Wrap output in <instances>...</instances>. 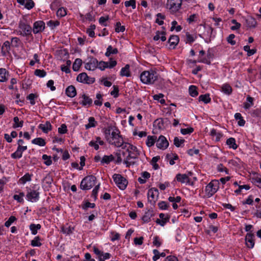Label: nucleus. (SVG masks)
<instances>
[{
    "mask_svg": "<svg viewBox=\"0 0 261 261\" xmlns=\"http://www.w3.org/2000/svg\"><path fill=\"white\" fill-rule=\"evenodd\" d=\"M97 67L101 70H104L106 68H108V62L104 61L98 62Z\"/></svg>",
    "mask_w": 261,
    "mask_h": 261,
    "instance_id": "bf43d9fd",
    "label": "nucleus"
},
{
    "mask_svg": "<svg viewBox=\"0 0 261 261\" xmlns=\"http://www.w3.org/2000/svg\"><path fill=\"white\" fill-rule=\"evenodd\" d=\"M82 64V61L80 58H77L74 61L73 65H72V69L74 71H79L81 66Z\"/></svg>",
    "mask_w": 261,
    "mask_h": 261,
    "instance_id": "7c9ffc66",
    "label": "nucleus"
},
{
    "mask_svg": "<svg viewBox=\"0 0 261 261\" xmlns=\"http://www.w3.org/2000/svg\"><path fill=\"white\" fill-rule=\"evenodd\" d=\"M219 189L218 180H212L205 187V193L208 197H212Z\"/></svg>",
    "mask_w": 261,
    "mask_h": 261,
    "instance_id": "20e7f679",
    "label": "nucleus"
},
{
    "mask_svg": "<svg viewBox=\"0 0 261 261\" xmlns=\"http://www.w3.org/2000/svg\"><path fill=\"white\" fill-rule=\"evenodd\" d=\"M138 156L136 155H134L128 153V155L124 160V163L126 165L127 167H129L130 165L134 164V162L130 161V159H136Z\"/></svg>",
    "mask_w": 261,
    "mask_h": 261,
    "instance_id": "bb28decb",
    "label": "nucleus"
},
{
    "mask_svg": "<svg viewBox=\"0 0 261 261\" xmlns=\"http://www.w3.org/2000/svg\"><path fill=\"white\" fill-rule=\"evenodd\" d=\"M194 131V129L192 127H189L187 128H181L180 132L182 135L190 134Z\"/></svg>",
    "mask_w": 261,
    "mask_h": 261,
    "instance_id": "e2e57ef3",
    "label": "nucleus"
},
{
    "mask_svg": "<svg viewBox=\"0 0 261 261\" xmlns=\"http://www.w3.org/2000/svg\"><path fill=\"white\" fill-rule=\"evenodd\" d=\"M103 144L104 142L99 137H96L95 140H93L89 143V145L94 147L95 150L99 149V145H103Z\"/></svg>",
    "mask_w": 261,
    "mask_h": 261,
    "instance_id": "dca6fc26",
    "label": "nucleus"
},
{
    "mask_svg": "<svg viewBox=\"0 0 261 261\" xmlns=\"http://www.w3.org/2000/svg\"><path fill=\"white\" fill-rule=\"evenodd\" d=\"M118 52V49L116 48H113L111 45H109L107 49L105 55L107 57H109L112 54H117Z\"/></svg>",
    "mask_w": 261,
    "mask_h": 261,
    "instance_id": "2f4dec72",
    "label": "nucleus"
},
{
    "mask_svg": "<svg viewBox=\"0 0 261 261\" xmlns=\"http://www.w3.org/2000/svg\"><path fill=\"white\" fill-rule=\"evenodd\" d=\"M252 182L257 186L258 188H261V178L258 176L254 177L252 178Z\"/></svg>",
    "mask_w": 261,
    "mask_h": 261,
    "instance_id": "8fccbe9b",
    "label": "nucleus"
},
{
    "mask_svg": "<svg viewBox=\"0 0 261 261\" xmlns=\"http://www.w3.org/2000/svg\"><path fill=\"white\" fill-rule=\"evenodd\" d=\"M14 123L13 125V127L16 128L17 127H21L23 126V121L22 120L19 121V119L17 116L14 117L13 118Z\"/></svg>",
    "mask_w": 261,
    "mask_h": 261,
    "instance_id": "72a5a7b5",
    "label": "nucleus"
},
{
    "mask_svg": "<svg viewBox=\"0 0 261 261\" xmlns=\"http://www.w3.org/2000/svg\"><path fill=\"white\" fill-rule=\"evenodd\" d=\"M122 149L126 150L128 153L136 155L137 156H138L140 154L137 148L132 144L128 143H124L122 146Z\"/></svg>",
    "mask_w": 261,
    "mask_h": 261,
    "instance_id": "f8f14e48",
    "label": "nucleus"
},
{
    "mask_svg": "<svg viewBox=\"0 0 261 261\" xmlns=\"http://www.w3.org/2000/svg\"><path fill=\"white\" fill-rule=\"evenodd\" d=\"M181 4L182 0H167L166 8L171 12L175 13L180 9Z\"/></svg>",
    "mask_w": 261,
    "mask_h": 261,
    "instance_id": "39448f33",
    "label": "nucleus"
},
{
    "mask_svg": "<svg viewBox=\"0 0 261 261\" xmlns=\"http://www.w3.org/2000/svg\"><path fill=\"white\" fill-rule=\"evenodd\" d=\"M199 99L200 101H202L204 102L205 103H208L211 100L209 94H205L200 95V96L199 97Z\"/></svg>",
    "mask_w": 261,
    "mask_h": 261,
    "instance_id": "79ce46f5",
    "label": "nucleus"
},
{
    "mask_svg": "<svg viewBox=\"0 0 261 261\" xmlns=\"http://www.w3.org/2000/svg\"><path fill=\"white\" fill-rule=\"evenodd\" d=\"M226 144L230 148H232L233 149H236L238 147V146L236 143V140L233 138H230L228 139L226 141Z\"/></svg>",
    "mask_w": 261,
    "mask_h": 261,
    "instance_id": "f704fd0d",
    "label": "nucleus"
},
{
    "mask_svg": "<svg viewBox=\"0 0 261 261\" xmlns=\"http://www.w3.org/2000/svg\"><path fill=\"white\" fill-rule=\"evenodd\" d=\"M98 66V61L93 57L90 58L89 61L85 63V67L89 70H94Z\"/></svg>",
    "mask_w": 261,
    "mask_h": 261,
    "instance_id": "ddd939ff",
    "label": "nucleus"
},
{
    "mask_svg": "<svg viewBox=\"0 0 261 261\" xmlns=\"http://www.w3.org/2000/svg\"><path fill=\"white\" fill-rule=\"evenodd\" d=\"M40 193L37 190H31L28 191L26 197L29 201L32 202H36L39 200Z\"/></svg>",
    "mask_w": 261,
    "mask_h": 261,
    "instance_id": "1a4fd4ad",
    "label": "nucleus"
},
{
    "mask_svg": "<svg viewBox=\"0 0 261 261\" xmlns=\"http://www.w3.org/2000/svg\"><path fill=\"white\" fill-rule=\"evenodd\" d=\"M184 139H179L177 137H175L174 139V144L177 147H179L181 145L185 142Z\"/></svg>",
    "mask_w": 261,
    "mask_h": 261,
    "instance_id": "09e8293b",
    "label": "nucleus"
},
{
    "mask_svg": "<svg viewBox=\"0 0 261 261\" xmlns=\"http://www.w3.org/2000/svg\"><path fill=\"white\" fill-rule=\"evenodd\" d=\"M257 24V22L255 18L252 17H248L246 19V25L248 28H255Z\"/></svg>",
    "mask_w": 261,
    "mask_h": 261,
    "instance_id": "5701e85b",
    "label": "nucleus"
},
{
    "mask_svg": "<svg viewBox=\"0 0 261 261\" xmlns=\"http://www.w3.org/2000/svg\"><path fill=\"white\" fill-rule=\"evenodd\" d=\"M179 37L177 35H172L168 40L170 47L174 48L179 42Z\"/></svg>",
    "mask_w": 261,
    "mask_h": 261,
    "instance_id": "a211bd4d",
    "label": "nucleus"
},
{
    "mask_svg": "<svg viewBox=\"0 0 261 261\" xmlns=\"http://www.w3.org/2000/svg\"><path fill=\"white\" fill-rule=\"evenodd\" d=\"M140 77L143 83L152 84L158 80V74L152 70L144 71L140 74Z\"/></svg>",
    "mask_w": 261,
    "mask_h": 261,
    "instance_id": "f03ea898",
    "label": "nucleus"
},
{
    "mask_svg": "<svg viewBox=\"0 0 261 261\" xmlns=\"http://www.w3.org/2000/svg\"><path fill=\"white\" fill-rule=\"evenodd\" d=\"M222 91L227 95H230L232 92V88L231 86L227 84H225L221 87Z\"/></svg>",
    "mask_w": 261,
    "mask_h": 261,
    "instance_id": "473e14b6",
    "label": "nucleus"
},
{
    "mask_svg": "<svg viewBox=\"0 0 261 261\" xmlns=\"http://www.w3.org/2000/svg\"><path fill=\"white\" fill-rule=\"evenodd\" d=\"M66 15V9L63 7L59 8L57 11V15L58 17H63Z\"/></svg>",
    "mask_w": 261,
    "mask_h": 261,
    "instance_id": "864d4df0",
    "label": "nucleus"
},
{
    "mask_svg": "<svg viewBox=\"0 0 261 261\" xmlns=\"http://www.w3.org/2000/svg\"><path fill=\"white\" fill-rule=\"evenodd\" d=\"M256 211L254 213V216L261 219V203L256 205Z\"/></svg>",
    "mask_w": 261,
    "mask_h": 261,
    "instance_id": "69168bd1",
    "label": "nucleus"
},
{
    "mask_svg": "<svg viewBox=\"0 0 261 261\" xmlns=\"http://www.w3.org/2000/svg\"><path fill=\"white\" fill-rule=\"evenodd\" d=\"M37 97V96L33 93L30 94L27 97V99L30 101V103L32 105L35 104V98Z\"/></svg>",
    "mask_w": 261,
    "mask_h": 261,
    "instance_id": "052dcab7",
    "label": "nucleus"
},
{
    "mask_svg": "<svg viewBox=\"0 0 261 261\" xmlns=\"http://www.w3.org/2000/svg\"><path fill=\"white\" fill-rule=\"evenodd\" d=\"M20 43V40L17 37H13L11 39V45L13 47H18Z\"/></svg>",
    "mask_w": 261,
    "mask_h": 261,
    "instance_id": "4d7b16f0",
    "label": "nucleus"
},
{
    "mask_svg": "<svg viewBox=\"0 0 261 261\" xmlns=\"http://www.w3.org/2000/svg\"><path fill=\"white\" fill-rule=\"evenodd\" d=\"M109 16H107L106 17H100L99 19V22L100 24H101V25L105 26V27H106L107 26V24L106 23V22L109 20Z\"/></svg>",
    "mask_w": 261,
    "mask_h": 261,
    "instance_id": "0e129e2a",
    "label": "nucleus"
},
{
    "mask_svg": "<svg viewBox=\"0 0 261 261\" xmlns=\"http://www.w3.org/2000/svg\"><path fill=\"white\" fill-rule=\"evenodd\" d=\"M124 5L126 7L131 6L132 8L134 9H135L136 7L135 0H129L125 1L124 3Z\"/></svg>",
    "mask_w": 261,
    "mask_h": 261,
    "instance_id": "3c124183",
    "label": "nucleus"
},
{
    "mask_svg": "<svg viewBox=\"0 0 261 261\" xmlns=\"http://www.w3.org/2000/svg\"><path fill=\"white\" fill-rule=\"evenodd\" d=\"M253 105V98L249 96L247 97V102L244 103V108L246 109H249Z\"/></svg>",
    "mask_w": 261,
    "mask_h": 261,
    "instance_id": "a19ab883",
    "label": "nucleus"
},
{
    "mask_svg": "<svg viewBox=\"0 0 261 261\" xmlns=\"http://www.w3.org/2000/svg\"><path fill=\"white\" fill-rule=\"evenodd\" d=\"M19 28L20 30V34L23 36L31 35L32 28L30 25L20 21L19 24Z\"/></svg>",
    "mask_w": 261,
    "mask_h": 261,
    "instance_id": "0eeeda50",
    "label": "nucleus"
},
{
    "mask_svg": "<svg viewBox=\"0 0 261 261\" xmlns=\"http://www.w3.org/2000/svg\"><path fill=\"white\" fill-rule=\"evenodd\" d=\"M65 92L66 95L70 97H74L76 95L75 88L72 85L68 86L66 88Z\"/></svg>",
    "mask_w": 261,
    "mask_h": 261,
    "instance_id": "4be33fe9",
    "label": "nucleus"
},
{
    "mask_svg": "<svg viewBox=\"0 0 261 261\" xmlns=\"http://www.w3.org/2000/svg\"><path fill=\"white\" fill-rule=\"evenodd\" d=\"M234 118L236 120H239L238 124L239 126H244L245 123V121L243 119L241 114L237 113L234 115Z\"/></svg>",
    "mask_w": 261,
    "mask_h": 261,
    "instance_id": "58836bf2",
    "label": "nucleus"
},
{
    "mask_svg": "<svg viewBox=\"0 0 261 261\" xmlns=\"http://www.w3.org/2000/svg\"><path fill=\"white\" fill-rule=\"evenodd\" d=\"M40 239L39 237H36L34 240L31 241V245L33 247H40L42 245L41 243L40 242Z\"/></svg>",
    "mask_w": 261,
    "mask_h": 261,
    "instance_id": "c03bdc74",
    "label": "nucleus"
},
{
    "mask_svg": "<svg viewBox=\"0 0 261 261\" xmlns=\"http://www.w3.org/2000/svg\"><path fill=\"white\" fill-rule=\"evenodd\" d=\"M156 147L161 149H165L169 146V143L164 136L161 135L159 138L156 140Z\"/></svg>",
    "mask_w": 261,
    "mask_h": 261,
    "instance_id": "9b49d317",
    "label": "nucleus"
},
{
    "mask_svg": "<svg viewBox=\"0 0 261 261\" xmlns=\"http://www.w3.org/2000/svg\"><path fill=\"white\" fill-rule=\"evenodd\" d=\"M229 164L234 167H239L241 165V162L238 159H236L229 161Z\"/></svg>",
    "mask_w": 261,
    "mask_h": 261,
    "instance_id": "6e6d98bb",
    "label": "nucleus"
},
{
    "mask_svg": "<svg viewBox=\"0 0 261 261\" xmlns=\"http://www.w3.org/2000/svg\"><path fill=\"white\" fill-rule=\"evenodd\" d=\"M114 160V156L111 154L110 155H104L101 160V164L103 165L105 164H109L111 162Z\"/></svg>",
    "mask_w": 261,
    "mask_h": 261,
    "instance_id": "c85d7f7f",
    "label": "nucleus"
},
{
    "mask_svg": "<svg viewBox=\"0 0 261 261\" xmlns=\"http://www.w3.org/2000/svg\"><path fill=\"white\" fill-rule=\"evenodd\" d=\"M165 35L166 32L165 31H157L155 35L153 37V40L158 41L160 39L162 41H165L166 40Z\"/></svg>",
    "mask_w": 261,
    "mask_h": 261,
    "instance_id": "393cba45",
    "label": "nucleus"
},
{
    "mask_svg": "<svg viewBox=\"0 0 261 261\" xmlns=\"http://www.w3.org/2000/svg\"><path fill=\"white\" fill-rule=\"evenodd\" d=\"M10 49V43L8 41H5L2 46V50L8 53Z\"/></svg>",
    "mask_w": 261,
    "mask_h": 261,
    "instance_id": "13d9d810",
    "label": "nucleus"
},
{
    "mask_svg": "<svg viewBox=\"0 0 261 261\" xmlns=\"http://www.w3.org/2000/svg\"><path fill=\"white\" fill-rule=\"evenodd\" d=\"M164 97V95L162 93H160L159 94H155L153 95V99L155 100H159L161 104L165 103V100L162 98Z\"/></svg>",
    "mask_w": 261,
    "mask_h": 261,
    "instance_id": "49530a36",
    "label": "nucleus"
},
{
    "mask_svg": "<svg viewBox=\"0 0 261 261\" xmlns=\"http://www.w3.org/2000/svg\"><path fill=\"white\" fill-rule=\"evenodd\" d=\"M27 149V146H18L16 151L11 154V157L13 159H19L22 157L23 151Z\"/></svg>",
    "mask_w": 261,
    "mask_h": 261,
    "instance_id": "2eb2a0df",
    "label": "nucleus"
},
{
    "mask_svg": "<svg viewBox=\"0 0 261 261\" xmlns=\"http://www.w3.org/2000/svg\"><path fill=\"white\" fill-rule=\"evenodd\" d=\"M34 74L36 76L43 77L46 75V73L44 70L36 69L35 71Z\"/></svg>",
    "mask_w": 261,
    "mask_h": 261,
    "instance_id": "5fc2aeb1",
    "label": "nucleus"
},
{
    "mask_svg": "<svg viewBox=\"0 0 261 261\" xmlns=\"http://www.w3.org/2000/svg\"><path fill=\"white\" fill-rule=\"evenodd\" d=\"M114 181L121 190H124L128 184L127 180L119 174H114L113 175Z\"/></svg>",
    "mask_w": 261,
    "mask_h": 261,
    "instance_id": "423d86ee",
    "label": "nucleus"
},
{
    "mask_svg": "<svg viewBox=\"0 0 261 261\" xmlns=\"http://www.w3.org/2000/svg\"><path fill=\"white\" fill-rule=\"evenodd\" d=\"M147 194L148 201L151 204H154L159 195L158 190L155 188H151L148 190Z\"/></svg>",
    "mask_w": 261,
    "mask_h": 261,
    "instance_id": "9d476101",
    "label": "nucleus"
},
{
    "mask_svg": "<svg viewBox=\"0 0 261 261\" xmlns=\"http://www.w3.org/2000/svg\"><path fill=\"white\" fill-rule=\"evenodd\" d=\"M89 123L85 125L86 129H89L91 127H95L96 126V122L95 120V118L93 117H90L88 119Z\"/></svg>",
    "mask_w": 261,
    "mask_h": 261,
    "instance_id": "4c0bfd02",
    "label": "nucleus"
},
{
    "mask_svg": "<svg viewBox=\"0 0 261 261\" xmlns=\"http://www.w3.org/2000/svg\"><path fill=\"white\" fill-rule=\"evenodd\" d=\"M47 25L53 29L55 27L59 25V22L58 21L49 20L47 22Z\"/></svg>",
    "mask_w": 261,
    "mask_h": 261,
    "instance_id": "774afa93",
    "label": "nucleus"
},
{
    "mask_svg": "<svg viewBox=\"0 0 261 261\" xmlns=\"http://www.w3.org/2000/svg\"><path fill=\"white\" fill-rule=\"evenodd\" d=\"M45 28V23L43 21H36L34 23L33 31L34 34L42 31Z\"/></svg>",
    "mask_w": 261,
    "mask_h": 261,
    "instance_id": "4468645a",
    "label": "nucleus"
},
{
    "mask_svg": "<svg viewBox=\"0 0 261 261\" xmlns=\"http://www.w3.org/2000/svg\"><path fill=\"white\" fill-rule=\"evenodd\" d=\"M30 228L32 231V233L34 235L36 234L37 233L38 230L41 228V225L39 224H31L30 225Z\"/></svg>",
    "mask_w": 261,
    "mask_h": 261,
    "instance_id": "ea45409f",
    "label": "nucleus"
},
{
    "mask_svg": "<svg viewBox=\"0 0 261 261\" xmlns=\"http://www.w3.org/2000/svg\"><path fill=\"white\" fill-rule=\"evenodd\" d=\"M109 134L110 137H108V136L107 135L106 138L108 142L117 147H121L122 148V146L125 143H124L123 138L120 135L119 130H113L111 135L110 133V130H109Z\"/></svg>",
    "mask_w": 261,
    "mask_h": 261,
    "instance_id": "f257e3e1",
    "label": "nucleus"
},
{
    "mask_svg": "<svg viewBox=\"0 0 261 261\" xmlns=\"http://www.w3.org/2000/svg\"><path fill=\"white\" fill-rule=\"evenodd\" d=\"M254 235L251 233H247L245 237V242L248 248H252L254 245V242L253 240Z\"/></svg>",
    "mask_w": 261,
    "mask_h": 261,
    "instance_id": "f3484780",
    "label": "nucleus"
},
{
    "mask_svg": "<svg viewBox=\"0 0 261 261\" xmlns=\"http://www.w3.org/2000/svg\"><path fill=\"white\" fill-rule=\"evenodd\" d=\"M77 81L84 83L86 84H92L95 81V79L93 77H89L87 73L85 72H83L78 75L76 77Z\"/></svg>",
    "mask_w": 261,
    "mask_h": 261,
    "instance_id": "6e6552de",
    "label": "nucleus"
},
{
    "mask_svg": "<svg viewBox=\"0 0 261 261\" xmlns=\"http://www.w3.org/2000/svg\"><path fill=\"white\" fill-rule=\"evenodd\" d=\"M176 178L177 180L181 183L189 184L190 182V179L188 176L185 174H177Z\"/></svg>",
    "mask_w": 261,
    "mask_h": 261,
    "instance_id": "412c9836",
    "label": "nucleus"
},
{
    "mask_svg": "<svg viewBox=\"0 0 261 261\" xmlns=\"http://www.w3.org/2000/svg\"><path fill=\"white\" fill-rule=\"evenodd\" d=\"M31 180V175L29 173H27L20 179V181L22 184H24L27 181H30Z\"/></svg>",
    "mask_w": 261,
    "mask_h": 261,
    "instance_id": "603ef678",
    "label": "nucleus"
},
{
    "mask_svg": "<svg viewBox=\"0 0 261 261\" xmlns=\"http://www.w3.org/2000/svg\"><path fill=\"white\" fill-rule=\"evenodd\" d=\"M125 27L124 25H121V23L119 21L116 22L115 28L116 32H123L125 31Z\"/></svg>",
    "mask_w": 261,
    "mask_h": 261,
    "instance_id": "a18cd8bd",
    "label": "nucleus"
},
{
    "mask_svg": "<svg viewBox=\"0 0 261 261\" xmlns=\"http://www.w3.org/2000/svg\"><path fill=\"white\" fill-rule=\"evenodd\" d=\"M32 143L40 146H44L45 145V140L41 138H37L32 141Z\"/></svg>",
    "mask_w": 261,
    "mask_h": 261,
    "instance_id": "c9c22d12",
    "label": "nucleus"
},
{
    "mask_svg": "<svg viewBox=\"0 0 261 261\" xmlns=\"http://www.w3.org/2000/svg\"><path fill=\"white\" fill-rule=\"evenodd\" d=\"M211 135L213 137H215V140L216 141H219L220 138L222 137V134L220 132H217L215 129H212L211 130Z\"/></svg>",
    "mask_w": 261,
    "mask_h": 261,
    "instance_id": "e433bc0d",
    "label": "nucleus"
},
{
    "mask_svg": "<svg viewBox=\"0 0 261 261\" xmlns=\"http://www.w3.org/2000/svg\"><path fill=\"white\" fill-rule=\"evenodd\" d=\"M39 129L44 133H47L52 129V125L49 121H46L44 124H40L38 126Z\"/></svg>",
    "mask_w": 261,
    "mask_h": 261,
    "instance_id": "aec40b11",
    "label": "nucleus"
},
{
    "mask_svg": "<svg viewBox=\"0 0 261 261\" xmlns=\"http://www.w3.org/2000/svg\"><path fill=\"white\" fill-rule=\"evenodd\" d=\"M82 98V100L80 101V103L82 106L89 107L92 105V99L86 94H83Z\"/></svg>",
    "mask_w": 261,
    "mask_h": 261,
    "instance_id": "6ab92c4d",
    "label": "nucleus"
},
{
    "mask_svg": "<svg viewBox=\"0 0 261 261\" xmlns=\"http://www.w3.org/2000/svg\"><path fill=\"white\" fill-rule=\"evenodd\" d=\"M154 215L153 211L152 210H148L145 212L144 215L142 217V220L145 222H148L150 218Z\"/></svg>",
    "mask_w": 261,
    "mask_h": 261,
    "instance_id": "a878e982",
    "label": "nucleus"
},
{
    "mask_svg": "<svg viewBox=\"0 0 261 261\" xmlns=\"http://www.w3.org/2000/svg\"><path fill=\"white\" fill-rule=\"evenodd\" d=\"M95 180L96 177L92 175L85 177L81 182V188L83 190L90 189L94 186Z\"/></svg>",
    "mask_w": 261,
    "mask_h": 261,
    "instance_id": "7ed1b4c3",
    "label": "nucleus"
},
{
    "mask_svg": "<svg viewBox=\"0 0 261 261\" xmlns=\"http://www.w3.org/2000/svg\"><path fill=\"white\" fill-rule=\"evenodd\" d=\"M15 220H16V218H15V217L11 216L9 218V219L5 222V226L7 227H9L12 224V223L14 222Z\"/></svg>",
    "mask_w": 261,
    "mask_h": 261,
    "instance_id": "680f3d73",
    "label": "nucleus"
},
{
    "mask_svg": "<svg viewBox=\"0 0 261 261\" xmlns=\"http://www.w3.org/2000/svg\"><path fill=\"white\" fill-rule=\"evenodd\" d=\"M9 73L5 68H0V82H5L8 79Z\"/></svg>",
    "mask_w": 261,
    "mask_h": 261,
    "instance_id": "b1692460",
    "label": "nucleus"
},
{
    "mask_svg": "<svg viewBox=\"0 0 261 261\" xmlns=\"http://www.w3.org/2000/svg\"><path fill=\"white\" fill-rule=\"evenodd\" d=\"M42 159L44 161V164L47 166H49L52 163L50 156H48L46 154L42 155Z\"/></svg>",
    "mask_w": 261,
    "mask_h": 261,
    "instance_id": "de8ad7c7",
    "label": "nucleus"
},
{
    "mask_svg": "<svg viewBox=\"0 0 261 261\" xmlns=\"http://www.w3.org/2000/svg\"><path fill=\"white\" fill-rule=\"evenodd\" d=\"M34 3L32 0H27L25 3V7L28 9H31L34 7Z\"/></svg>",
    "mask_w": 261,
    "mask_h": 261,
    "instance_id": "338daca9",
    "label": "nucleus"
},
{
    "mask_svg": "<svg viewBox=\"0 0 261 261\" xmlns=\"http://www.w3.org/2000/svg\"><path fill=\"white\" fill-rule=\"evenodd\" d=\"M120 75L122 76L129 77L130 76L129 71V65L126 64L124 67H123L120 71Z\"/></svg>",
    "mask_w": 261,
    "mask_h": 261,
    "instance_id": "cd10ccee",
    "label": "nucleus"
},
{
    "mask_svg": "<svg viewBox=\"0 0 261 261\" xmlns=\"http://www.w3.org/2000/svg\"><path fill=\"white\" fill-rule=\"evenodd\" d=\"M156 137L154 136H148L146 140V144L148 147L153 146L156 140Z\"/></svg>",
    "mask_w": 261,
    "mask_h": 261,
    "instance_id": "c756f323",
    "label": "nucleus"
},
{
    "mask_svg": "<svg viewBox=\"0 0 261 261\" xmlns=\"http://www.w3.org/2000/svg\"><path fill=\"white\" fill-rule=\"evenodd\" d=\"M190 95L192 97L197 96L198 94V92L197 90V88L195 86H191L189 89Z\"/></svg>",
    "mask_w": 261,
    "mask_h": 261,
    "instance_id": "37998d69",
    "label": "nucleus"
}]
</instances>
